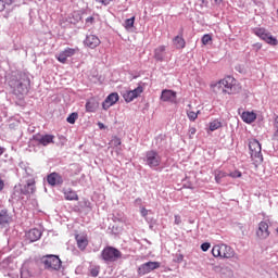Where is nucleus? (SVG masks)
<instances>
[{"label": "nucleus", "instance_id": "obj_1", "mask_svg": "<svg viewBox=\"0 0 278 278\" xmlns=\"http://www.w3.org/2000/svg\"><path fill=\"white\" fill-rule=\"evenodd\" d=\"M9 86L12 88L14 94H21L23 97L29 92L31 80L29 79V75L25 73H15L10 76Z\"/></svg>", "mask_w": 278, "mask_h": 278}, {"label": "nucleus", "instance_id": "obj_2", "mask_svg": "<svg viewBox=\"0 0 278 278\" xmlns=\"http://www.w3.org/2000/svg\"><path fill=\"white\" fill-rule=\"evenodd\" d=\"M213 257H220L222 260H238V254H236V250L231 248V245L222 243L216 244L212 249Z\"/></svg>", "mask_w": 278, "mask_h": 278}, {"label": "nucleus", "instance_id": "obj_3", "mask_svg": "<svg viewBox=\"0 0 278 278\" xmlns=\"http://www.w3.org/2000/svg\"><path fill=\"white\" fill-rule=\"evenodd\" d=\"M212 88H222V91L226 94H236V78H233L232 76H227L224 79L212 85Z\"/></svg>", "mask_w": 278, "mask_h": 278}, {"label": "nucleus", "instance_id": "obj_4", "mask_svg": "<svg viewBox=\"0 0 278 278\" xmlns=\"http://www.w3.org/2000/svg\"><path fill=\"white\" fill-rule=\"evenodd\" d=\"M143 162L146 163V166H149V168L155 169L159 166H162V155H160V152L155 150H149L146 152Z\"/></svg>", "mask_w": 278, "mask_h": 278}, {"label": "nucleus", "instance_id": "obj_5", "mask_svg": "<svg viewBox=\"0 0 278 278\" xmlns=\"http://www.w3.org/2000/svg\"><path fill=\"white\" fill-rule=\"evenodd\" d=\"M41 264H43L47 270H60V268H62L60 256L53 254L42 256Z\"/></svg>", "mask_w": 278, "mask_h": 278}, {"label": "nucleus", "instance_id": "obj_6", "mask_svg": "<svg viewBox=\"0 0 278 278\" xmlns=\"http://www.w3.org/2000/svg\"><path fill=\"white\" fill-rule=\"evenodd\" d=\"M101 257L104 262H117V260L123 257V253L118 249L109 245L102 250Z\"/></svg>", "mask_w": 278, "mask_h": 278}, {"label": "nucleus", "instance_id": "obj_7", "mask_svg": "<svg viewBox=\"0 0 278 278\" xmlns=\"http://www.w3.org/2000/svg\"><path fill=\"white\" fill-rule=\"evenodd\" d=\"M249 149L251 152V157L255 162H264V156L262 155V144L256 139L249 142Z\"/></svg>", "mask_w": 278, "mask_h": 278}, {"label": "nucleus", "instance_id": "obj_8", "mask_svg": "<svg viewBox=\"0 0 278 278\" xmlns=\"http://www.w3.org/2000/svg\"><path fill=\"white\" fill-rule=\"evenodd\" d=\"M253 34L267 42V45L277 46V38L273 37L265 28H254Z\"/></svg>", "mask_w": 278, "mask_h": 278}, {"label": "nucleus", "instance_id": "obj_9", "mask_svg": "<svg viewBox=\"0 0 278 278\" xmlns=\"http://www.w3.org/2000/svg\"><path fill=\"white\" fill-rule=\"evenodd\" d=\"M161 264L160 262H147L143 263L138 267V275L140 277H143V275H149V273H152V270H157L160 268Z\"/></svg>", "mask_w": 278, "mask_h": 278}, {"label": "nucleus", "instance_id": "obj_10", "mask_svg": "<svg viewBox=\"0 0 278 278\" xmlns=\"http://www.w3.org/2000/svg\"><path fill=\"white\" fill-rule=\"evenodd\" d=\"M144 92V88L142 86H138L134 90H126L123 92V99L126 101V103H131L134 99H138L140 94Z\"/></svg>", "mask_w": 278, "mask_h": 278}, {"label": "nucleus", "instance_id": "obj_11", "mask_svg": "<svg viewBox=\"0 0 278 278\" xmlns=\"http://www.w3.org/2000/svg\"><path fill=\"white\" fill-rule=\"evenodd\" d=\"M33 140H35V142H38V144H41V147H49V144H53L55 142V136L36 134L33 136Z\"/></svg>", "mask_w": 278, "mask_h": 278}, {"label": "nucleus", "instance_id": "obj_12", "mask_svg": "<svg viewBox=\"0 0 278 278\" xmlns=\"http://www.w3.org/2000/svg\"><path fill=\"white\" fill-rule=\"evenodd\" d=\"M77 51H79L78 48H65L63 51L56 54L55 58L61 64H66L68 58H73Z\"/></svg>", "mask_w": 278, "mask_h": 278}, {"label": "nucleus", "instance_id": "obj_13", "mask_svg": "<svg viewBox=\"0 0 278 278\" xmlns=\"http://www.w3.org/2000/svg\"><path fill=\"white\" fill-rule=\"evenodd\" d=\"M270 236V230L268 226V222H261L256 229V238L258 240H266Z\"/></svg>", "mask_w": 278, "mask_h": 278}, {"label": "nucleus", "instance_id": "obj_14", "mask_svg": "<svg viewBox=\"0 0 278 278\" xmlns=\"http://www.w3.org/2000/svg\"><path fill=\"white\" fill-rule=\"evenodd\" d=\"M47 182L52 188H55L58 186H62L64 184V177L60 175L58 172H53L47 176Z\"/></svg>", "mask_w": 278, "mask_h": 278}, {"label": "nucleus", "instance_id": "obj_15", "mask_svg": "<svg viewBox=\"0 0 278 278\" xmlns=\"http://www.w3.org/2000/svg\"><path fill=\"white\" fill-rule=\"evenodd\" d=\"M85 47H88L89 49H97L99 45H101V39L94 34H89L86 36L84 40Z\"/></svg>", "mask_w": 278, "mask_h": 278}, {"label": "nucleus", "instance_id": "obj_16", "mask_svg": "<svg viewBox=\"0 0 278 278\" xmlns=\"http://www.w3.org/2000/svg\"><path fill=\"white\" fill-rule=\"evenodd\" d=\"M154 60H156V62H166V60H168V51H166V46H159L154 49Z\"/></svg>", "mask_w": 278, "mask_h": 278}, {"label": "nucleus", "instance_id": "obj_17", "mask_svg": "<svg viewBox=\"0 0 278 278\" xmlns=\"http://www.w3.org/2000/svg\"><path fill=\"white\" fill-rule=\"evenodd\" d=\"M118 101V93L113 92L106 97V99L102 103L103 110H110L112 105H115Z\"/></svg>", "mask_w": 278, "mask_h": 278}, {"label": "nucleus", "instance_id": "obj_18", "mask_svg": "<svg viewBox=\"0 0 278 278\" xmlns=\"http://www.w3.org/2000/svg\"><path fill=\"white\" fill-rule=\"evenodd\" d=\"M21 192L22 194H34L36 192V180L34 178L28 179L21 189Z\"/></svg>", "mask_w": 278, "mask_h": 278}, {"label": "nucleus", "instance_id": "obj_19", "mask_svg": "<svg viewBox=\"0 0 278 278\" xmlns=\"http://www.w3.org/2000/svg\"><path fill=\"white\" fill-rule=\"evenodd\" d=\"M175 99H177V92L169 90V89H165L162 91L161 94V100L164 102H170L173 103L175 101Z\"/></svg>", "mask_w": 278, "mask_h": 278}, {"label": "nucleus", "instance_id": "obj_20", "mask_svg": "<svg viewBox=\"0 0 278 278\" xmlns=\"http://www.w3.org/2000/svg\"><path fill=\"white\" fill-rule=\"evenodd\" d=\"M26 238L29 240V242H37L39 238H42V230L33 228L26 232Z\"/></svg>", "mask_w": 278, "mask_h": 278}, {"label": "nucleus", "instance_id": "obj_21", "mask_svg": "<svg viewBox=\"0 0 278 278\" xmlns=\"http://www.w3.org/2000/svg\"><path fill=\"white\" fill-rule=\"evenodd\" d=\"M63 194L66 201H79V195L72 188L63 189Z\"/></svg>", "mask_w": 278, "mask_h": 278}, {"label": "nucleus", "instance_id": "obj_22", "mask_svg": "<svg viewBox=\"0 0 278 278\" xmlns=\"http://www.w3.org/2000/svg\"><path fill=\"white\" fill-rule=\"evenodd\" d=\"M85 108H86V112L94 113L99 109V102H97V100H94V99H89L86 102Z\"/></svg>", "mask_w": 278, "mask_h": 278}, {"label": "nucleus", "instance_id": "obj_23", "mask_svg": "<svg viewBox=\"0 0 278 278\" xmlns=\"http://www.w3.org/2000/svg\"><path fill=\"white\" fill-rule=\"evenodd\" d=\"M241 118L243 123H248V125H251V123H255V118H257V115L254 112H243Z\"/></svg>", "mask_w": 278, "mask_h": 278}, {"label": "nucleus", "instance_id": "obj_24", "mask_svg": "<svg viewBox=\"0 0 278 278\" xmlns=\"http://www.w3.org/2000/svg\"><path fill=\"white\" fill-rule=\"evenodd\" d=\"M10 220H12V217L10 216V214H8V210H2L0 212V225H2V227H5V225L10 224Z\"/></svg>", "mask_w": 278, "mask_h": 278}, {"label": "nucleus", "instance_id": "obj_25", "mask_svg": "<svg viewBox=\"0 0 278 278\" xmlns=\"http://www.w3.org/2000/svg\"><path fill=\"white\" fill-rule=\"evenodd\" d=\"M77 247L80 249V251L86 250V247H88V238L86 236L77 235L76 236Z\"/></svg>", "mask_w": 278, "mask_h": 278}, {"label": "nucleus", "instance_id": "obj_26", "mask_svg": "<svg viewBox=\"0 0 278 278\" xmlns=\"http://www.w3.org/2000/svg\"><path fill=\"white\" fill-rule=\"evenodd\" d=\"M188 110H187V116L189 118V121H191L192 123H194V121L197 118H199V114H201V111H191L192 110V104H188Z\"/></svg>", "mask_w": 278, "mask_h": 278}, {"label": "nucleus", "instance_id": "obj_27", "mask_svg": "<svg viewBox=\"0 0 278 278\" xmlns=\"http://www.w3.org/2000/svg\"><path fill=\"white\" fill-rule=\"evenodd\" d=\"M174 42V47H176V49H185L186 48V40L184 39V37L181 36H176L173 39Z\"/></svg>", "mask_w": 278, "mask_h": 278}, {"label": "nucleus", "instance_id": "obj_28", "mask_svg": "<svg viewBox=\"0 0 278 278\" xmlns=\"http://www.w3.org/2000/svg\"><path fill=\"white\" fill-rule=\"evenodd\" d=\"M20 168L17 169L18 173H22V175H24L25 177H31V168L27 167V165L25 163H20Z\"/></svg>", "mask_w": 278, "mask_h": 278}, {"label": "nucleus", "instance_id": "obj_29", "mask_svg": "<svg viewBox=\"0 0 278 278\" xmlns=\"http://www.w3.org/2000/svg\"><path fill=\"white\" fill-rule=\"evenodd\" d=\"M99 273H101V266L99 265H90L88 268V275L90 277H99Z\"/></svg>", "mask_w": 278, "mask_h": 278}, {"label": "nucleus", "instance_id": "obj_30", "mask_svg": "<svg viewBox=\"0 0 278 278\" xmlns=\"http://www.w3.org/2000/svg\"><path fill=\"white\" fill-rule=\"evenodd\" d=\"M214 176H215L216 184H220V181H223V179H225V177H228V174L223 170L217 169L214 172Z\"/></svg>", "mask_w": 278, "mask_h": 278}, {"label": "nucleus", "instance_id": "obj_31", "mask_svg": "<svg viewBox=\"0 0 278 278\" xmlns=\"http://www.w3.org/2000/svg\"><path fill=\"white\" fill-rule=\"evenodd\" d=\"M223 127V123L220 121L215 119L210 123V131H216V129H220Z\"/></svg>", "mask_w": 278, "mask_h": 278}, {"label": "nucleus", "instance_id": "obj_32", "mask_svg": "<svg viewBox=\"0 0 278 278\" xmlns=\"http://www.w3.org/2000/svg\"><path fill=\"white\" fill-rule=\"evenodd\" d=\"M134 23H136V16H132L130 18H127L125 22H124V27L125 29H131V27H134Z\"/></svg>", "mask_w": 278, "mask_h": 278}, {"label": "nucleus", "instance_id": "obj_33", "mask_svg": "<svg viewBox=\"0 0 278 278\" xmlns=\"http://www.w3.org/2000/svg\"><path fill=\"white\" fill-rule=\"evenodd\" d=\"M79 118V114L77 113H72L67 116L66 121L70 123V125H75V122Z\"/></svg>", "mask_w": 278, "mask_h": 278}, {"label": "nucleus", "instance_id": "obj_34", "mask_svg": "<svg viewBox=\"0 0 278 278\" xmlns=\"http://www.w3.org/2000/svg\"><path fill=\"white\" fill-rule=\"evenodd\" d=\"M146 222L148 223L150 229H153V227H155V225H157V219H155L153 217H146Z\"/></svg>", "mask_w": 278, "mask_h": 278}, {"label": "nucleus", "instance_id": "obj_35", "mask_svg": "<svg viewBox=\"0 0 278 278\" xmlns=\"http://www.w3.org/2000/svg\"><path fill=\"white\" fill-rule=\"evenodd\" d=\"M274 140H278V116L274 119Z\"/></svg>", "mask_w": 278, "mask_h": 278}, {"label": "nucleus", "instance_id": "obj_36", "mask_svg": "<svg viewBox=\"0 0 278 278\" xmlns=\"http://www.w3.org/2000/svg\"><path fill=\"white\" fill-rule=\"evenodd\" d=\"M202 45H210L212 42V35L206 34L202 37Z\"/></svg>", "mask_w": 278, "mask_h": 278}, {"label": "nucleus", "instance_id": "obj_37", "mask_svg": "<svg viewBox=\"0 0 278 278\" xmlns=\"http://www.w3.org/2000/svg\"><path fill=\"white\" fill-rule=\"evenodd\" d=\"M149 212H151V211L147 210V207H144V206L140 207V214H141L142 218H144V220L147 218H149Z\"/></svg>", "mask_w": 278, "mask_h": 278}, {"label": "nucleus", "instance_id": "obj_38", "mask_svg": "<svg viewBox=\"0 0 278 278\" xmlns=\"http://www.w3.org/2000/svg\"><path fill=\"white\" fill-rule=\"evenodd\" d=\"M228 177H232V179H238V178L242 177V173L235 170V172L229 173Z\"/></svg>", "mask_w": 278, "mask_h": 278}, {"label": "nucleus", "instance_id": "obj_39", "mask_svg": "<svg viewBox=\"0 0 278 278\" xmlns=\"http://www.w3.org/2000/svg\"><path fill=\"white\" fill-rule=\"evenodd\" d=\"M85 25L87 27H90V25H94V17L93 16H89L85 20Z\"/></svg>", "mask_w": 278, "mask_h": 278}, {"label": "nucleus", "instance_id": "obj_40", "mask_svg": "<svg viewBox=\"0 0 278 278\" xmlns=\"http://www.w3.org/2000/svg\"><path fill=\"white\" fill-rule=\"evenodd\" d=\"M111 144H112V147H121V139L117 138V137H114V138L111 140Z\"/></svg>", "mask_w": 278, "mask_h": 278}, {"label": "nucleus", "instance_id": "obj_41", "mask_svg": "<svg viewBox=\"0 0 278 278\" xmlns=\"http://www.w3.org/2000/svg\"><path fill=\"white\" fill-rule=\"evenodd\" d=\"M210 247H212V244H210V242H204L201 244V250L205 253V252L210 251Z\"/></svg>", "mask_w": 278, "mask_h": 278}, {"label": "nucleus", "instance_id": "obj_42", "mask_svg": "<svg viewBox=\"0 0 278 278\" xmlns=\"http://www.w3.org/2000/svg\"><path fill=\"white\" fill-rule=\"evenodd\" d=\"M175 225H181V216L179 215H175V220H174Z\"/></svg>", "mask_w": 278, "mask_h": 278}, {"label": "nucleus", "instance_id": "obj_43", "mask_svg": "<svg viewBox=\"0 0 278 278\" xmlns=\"http://www.w3.org/2000/svg\"><path fill=\"white\" fill-rule=\"evenodd\" d=\"M3 10H5V1L0 0V12H3Z\"/></svg>", "mask_w": 278, "mask_h": 278}, {"label": "nucleus", "instance_id": "obj_44", "mask_svg": "<svg viewBox=\"0 0 278 278\" xmlns=\"http://www.w3.org/2000/svg\"><path fill=\"white\" fill-rule=\"evenodd\" d=\"M189 134H190V138H192V136H194V134H197V128L191 127V128L189 129Z\"/></svg>", "mask_w": 278, "mask_h": 278}, {"label": "nucleus", "instance_id": "obj_45", "mask_svg": "<svg viewBox=\"0 0 278 278\" xmlns=\"http://www.w3.org/2000/svg\"><path fill=\"white\" fill-rule=\"evenodd\" d=\"M27 277H29V274L25 270H22L21 271V278H27Z\"/></svg>", "mask_w": 278, "mask_h": 278}, {"label": "nucleus", "instance_id": "obj_46", "mask_svg": "<svg viewBox=\"0 0 278 278\" xmlns=\"http://www.w3.org/2000/svg\"><path fill=\"white\" fill-rule=\"evenodd\" d=\"M5 188V182L0 178V192Z\"/></svg>", "mask_w": 278, "mask_h": 278}, {"label": "nucleus", "instance_id": "obj_47", "mask_svg": "<svg viewBox=\"0 0 278 278\" xmlns=\"http://www.w3.org/2000/svg\"><path fill=\"white\" fill-rule=\"evenodd\" d=\"M14 3V0H4V5H12Z\"/></svg>", "mask_w": 278, "mask_h": 278}, {"label": "nucleus", "instance_id": "obj_48", "mask_svg": "<svg viewBox=\"0 0 278 278\" xmlns=\"http://www.w3.org/2000/svg\"><path fill=\"white\" fill-rule=\"evenodd\" d=\"M99 129H105V125L101 122L98 123Z\"/></svg>", "mask_w": 278, "mask_h": 278}, {"label": "nucleus", "instance_id": "obj_49", "mask_svg": "<svg viewBox=\"0 0 278 278\" xmlns=\"http://www.w3.org/2000/svg\"><path fill=\"white\" fill-rule=\"evenodd\" d=\"M100 3H102V5H110V3L108 2V0H99Z\"/></svg>", "mask_w": 278, "mask_h": 278}, {"label": "nucleus", "instance_id": "obj_50", "mask_svg": "<svg viewBox=\"0 0 278 278\" xmlns=\"http://www.w3.org/2000/svg\"><path fill=\"white\" fill-rule=\"evenodd\" d=\"M8 277L18 278V274H8Z\"/></svg>", "mask_w": 278, "mask_h": 278}, {"label": "nucleus", "instance_id": "obj_51", "mask_svg": "<svg viewBox=\"0 0 278 278\" xmlns=\"http://www.w3.org/2000/svg\"><path fill=\"white\" fill-rule=\"evenodd\" d=\"M2 153H5V148L0 147V156L2 155Z\"/></svg>", "mask_w": 278, "mask_h": 278}, {"label": "nucleus", "instance_id": "obj_52", "mask_svg": "<svg viewBox=\"0 0 278 278\" xmlns=\"http://www.w3.org/2000/svg\"><path fill=\"white\" fill-rule=\"evenodd\" d=\"M216 5H220L223 3V0H214Z\"/></svg>", "mask_w": 278, "mask_h": 278}, {"label": "nucleus", "instance_id": "obj_53", "mask_svg": "<svg viewBox=\"0 0 278 278\" xmlns=\"http://www.w3.org/2000/svg\"><path fill=\"white\" fill-rule=\"evenodd\" d=\"M199 1H201L202 5L207 4V0H199Z\"/></svg>", "mask_w": 278, "mask_h": 278}, {"label": "nucleus", "instance_id": "obj_54", "mask_svg": "<svg viewBox=\"0 0 278 278\" xmlns=\"http://www.w3.org/2000/svg\"><path fill=\"white\" fill-rule=\"evenodd\" d=\"M178 260L181 262V260H184V255H180Z\"/></svg>", "mask_w": 278, "mask_h": 278}, {"label": "nucleus", "instance_id": "obj_55", "mask_svg": "<svg viewBox=\"0 0 278 278\" xmlns=\"http://www.w3.org/2000/svg\"><path fill=\"white\" fill-rule=\"evenodd\" d=\"M138 201H142V200H141V199H137V200H136V203H138Z\"/></svg>", "mask_w": 278, "mask_h": 278}, {"label": "nucleus", "instance_id": "obj_56", "mask_svg": "<svg viewBox=\"0 0 278 278\" xmlns=\"http://www.w3.org/2000/svg\"><path fill=\"white\" fill-rule=\"evenodd\" d=\"M109 3H112L113 0H106Z\"/></svg>", "mask_w": 278, "mask_h": 278}, {"label": "nucleus", "instance_id": "obj_57", "mask_svg": "<svg viewBox=\"0 0 278 278\" xmlns=\"http://www.w3.org/2000/svg\"><path fill=\"white\" fill-rule=\"evenodd\" d=\"M3 264H8V261H4Z\"/></svg>", "mask_w": 278, "mask_h": 278}]
</instances>
